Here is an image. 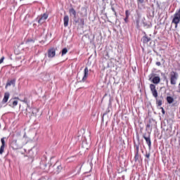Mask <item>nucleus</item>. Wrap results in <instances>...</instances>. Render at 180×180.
Returning a JSON list of instances; mask_svg holds the SVG:
<instances>
[{
    "instance_id": "f257e3e1",
    "label": "nucleus",
    "mask_w": 180,
    "mask_h": 180,
    "mask_svg": "<svg viewBox=\"0 0 180 180\" xmlns=\"http://www.w3.org/2000/svg\"><path fill=\"white\" fill-rule=\"evenodd\" d=\"M180 22V8L176 11V13L174 15V18L172 20V23H174L175 28L176 29L178 27V23Z\"/></svg>"
},
{
    "instance_id": "f03ea898",
    "label": "nucleus",
    "mask_w": 180,
    "mask_h": 180,
    "mask_svg": "<svg viewBox=\"0 0 180 180\" xmlns=\"http://www.w3.org/2000/svg\"><path fill=\"white\" fill-rule=\"evenodd\" d=\"M176 79H178V74L176 72H172L170 75V83L172 85L176 84Z\"/></svg>"
},
{
    "instance_id": "7ed1b4c3",
    "label": "nucleus",
    "mask_w": 180,
    "mask_h": 180,
    "mask_svg": "<svg viewBox=\"0 0 180 180\" xmlns=\"http://www.w3.org/2000/svg\"><path fill=\"white\" fill-rule=\"evenodd\" d=\"M149 88L152 92L153 97L155 98H158V91H157L155 86L153 84H150Z\"/></svg>"
},
{
    "instance_id": "20e7f679",
    "label": "nucleus",
    "mask_w": 180,
    "mask_h": 180,
    "mask_svg": "<svg viewBox=\"0 0 180 180\" xmlns=\"http://www.w3.org/2000/svg\"><path fill=\"white\" fill-rule=\"evenodd\" d=\"M89 73V70H88V68H85L84 70V76L82 78L81 80L79 81V82H85L88 78V75Z\"/></svg>"
},
{
    "instance_id": "39448f33",
    "label": "nucleus",
    "mask_w": 180,
    "mask_h": 180,
    "mask_svg": "<svg viewBox=\"0 0 180 180\" xmlns=\"http://www.w3.org/2000/svg\"><path fill=\"white\" fill-rule=\"evenodd\" d=\"M48 57L49 58L56 57V49L54 48H51L48 50Z\"/></svg>"
},
{
    "instance_id": "423d86ee",
    "label": "nucleus",
    "mask_w": 180,
    "mask_h": 180,
    "mask_svg": "<svg viewBox=\"0 0 180 180\" xmlns=\"http://www.w3.org/2000/svg\"><path fill=\"white\" fill-rule=\"evenodd\" d=\"M143 137L144 140H146V143L148 144V146L149 148V150L151 149V138L150 137V135L148 136H146V134L143 135Z\"/></svg>"
},
{
    "instance_id": "0eeeda50",
    "label": "nucleus",
    "mask_w": 180,
    "mask_h": 180,
    "mask_svg": "<svg viewBox=\"0 0 180 180\" xmlns=\"http://www.w3.org/2000/svg\"><path fill=\"white\" fill-rule=\"evenodd\" d=\"M11 147L13 150H18L19 148V145L18 144V140L13 139L11 143Z\"/></svg>"
},
{
    "instance_id": "6e6552de",
    "label": "nucleus",
    "mask_w": 180,
    "mask_h": 180,
    "mask_svg": "<svg viewBox=\"0 0 180 180\" xmlns=\"http://www.w3.org/2000/svg\"><path fill=\"white\" fill-rule=\"evenodd\" d=\"M47 18H49V15L46 13H44L43 15L39 19L38 23L41 25L44 22V20H47Z\"/></svg>"
},
{
    "instance_id": "1a4fd4ad",
    "label": "nucleus",
    "mask_w": 180,
    "mask_h": 180,
    "mask_svg": "<svg viewBox=\"0 0 180 180\" xmlns=\"http://www.w3.org/2000/svg\"><path fill=\"white\" fill-rule=\"evenodd\" d=\"M15 84H16V79H11L8 82H7L6 85V88H8V86H15Z\"/></svg>"
},
{
    "instance_id": "9d476101",
    "label": "nucleus",
    "mask_w": 180,
    "mask_h": 180,
    "mask_svg": "<svg viewBox=\"0 0 180 180\" xmlns=\"http://www.w3.org/2000/svg\"><path fill=\"white\" fill-rule=\"evenodd\" d=\"M160 82H161V79L158 76L153 77L152 79L153 84H155L156 85L158 84V83Z\"/></svg>"
},
{
    "instance_id": "9b49d317",
    "label": "nucleus",
    "mask_w": 180,
    "mask_h": 180,
    "mask_svg": "<svg viewBox=\"0 0 180 180\" xmlns=\"http://www.w3.org/2000/svg\"><path fill=\"white\" fill-rule=\"evenodd\" d=\"M142 41L144 44H147V43H148V41H151V38L147 37V35H145L143 37Z\"/></svg>"
},
{
    "instance_id": "f8f14e48",
    "label": "nucleus",
    "mask_w": 180,
    "mask_h": 180,
    "mask_svg": "<svg viewBox=\"0 0 180 180\" xmlns=\"http://www.w3.org/2000/svg\"><path fill=\"white\" fill-rule=\"evenodd\" d=\"M10 95L11 94H9V93L8 92L4 94V97L3 98V103H6V102H8Z\"/></svg>"
},
{
    "instance_id": "ddd939ff",
    "label": "nucleus",
    "mask_w": 180,
    "mask_h": 180,
    "mask_svg": "<svg viewBox=\"0 0 180 180\" xmlns=\"http://www.w3.org/2000/svg\"><path fill=\"white\" fill-rule=\"evenodd\" d=\"M64 20V26L65 27H67V26H68V22H70V18L68 17V15H65L63 18Z\"/></svg>"
},
{
    "instance_id": "4468645a",
    "label": "nucleus",
    "mask_w": 180,
    "mask_h": 180,
    "mask_svg": "<svg viewBox=\"0 0 180 180\" xmlns=\"http://www.w3.org/2000/svg\"><path fill=\"white\" fill-rule=\"evenodd\" d=\"M75 23H79V25H82V26H84V25H85V20H84V18H78L77 20H75Z\"/></svg>"
},
{
    "instance_id": "2eb2a0df",
    "label": "nucleus",
    "mask_w": 180,
    "mask_h": 180,
    "mask_svg": "<svg viewBox=\"0 0 180 180\" xmlns=\"http://www.w3.org/2000/svg\"><path fill=\"white\" fill-rule=\"evenodd\" d=\"M69 13H70V15H72L74 18H77V11H75V9L70 8L69 10Z\"/></svg>"
},
{
    "instance_id": "dca6fc26",
    "label": "nucleus",
    "mask_w": 180,
    "mask_h": 180,
    "mask_svg": "<svg viewBox=\"0 0 180 180\" xmlns=\"http://www.w3.org/2000/svg\"><path fill=\"white\" fill-rule=\"evenodd\" d=\"M167 103H172L174 102V98L171 96H167Z\"/></svg>"
},
{
    "instance_id": "f3484780",
    "label": "nucleus",
    "mask_w": 180,
    "mask_h": 180,
    "mask_svg": "<svg viewBox=\"0 0 180 180\" xmlns=\"http://www.w3.org/2000/svg\"><path fill=\"white\" fill-rule=\"evenodd\" d=\"M26 115H29L30 113H33V109H32L30 107H28L26 108Z\"/></svg>"
},
{
    "instance_id": "a211bd4d",
    "label": "nucleus",
    "mask_w": 180,
    "mask_h": 180,
    "mask_svg": "<svg viewBox=\"0 0 180 180\" xmlns=\"http://www.w3.org/2000/svg\"><path fill=\"white\" fill-rule=\"evenodd\" d=\"M156 103H157L158 106H161V105H162V101L158 100V98H156Z\"/></svg>"
},
{
    "instance_id": "6ab92c4d",
    "label": "nucleus",
    "mask_w": 180,
    "mask_h": 180,
    "mask_svg": "<svg viewBox=\"0 0 180 180\" xmlns=\"http://www.w3.org/2000/svg\"><path fill=\"white\" fill-rule=\"evenodd\" d=\"M68 53V49H67V48H64L63 50H62V56H65V53Z\"/></svg>"
},
{
    "instance_id": "aec40b11",
    "label": "nucleus",
    "mask_w": 180,
    "mask_h": 180,
    "mask_svg": "<svg viewBox=\"0 0 180 180\" xmlns=\"http://www.w3.org/2000/svg\"><path fill=\"white\" fill-rule=\"evenodd\" d=\"M5 150V146H1L0 148V154L2 155L4 154V150Z\"/></svg>"
},
{
    "instance_id": "412c9836",
    "label": "nucleus",
    "mask_w": 180,
    "mask_h": 180,
    "mask_svg": "<svg viewBox=\"0 0 180 180\" xmlns=\"http://www.w3.org/2000/svg\"><path fill=\"white\" fill-rule=\"evenodd\" d=\"M143 25L144 27H146L147 29H148V27H151L150 25V24H148L147 22H143Z\"/></svg>"
},
{
    "instance_id": "4be33fe9",
    "label": "nucleus",
    "mask_w": 180,
    "mask_h": 180,
    "mask_svg": "<svg viewBox=\"0 0 180 180\" xmlns=\"http://www.w3.org/2000/svg\"><path fill=\"white\" fill-rule=\"evenodd\" d=\"M1 146L5 147V138H2L1 139Z\"/></svg>"
},
{
    "instance_id": "5701e85b",
    "label": "nucleus",
    "mask_w": 180,
    "mask_h": 180,
    "mask_svg": "<svg viewBox=\"0 0 180 180\" xmlns=\"http://www.w3.org/2000/svg\"><path fill=\"white\" fill-rule=\"evenodd\" d=\"M134 160H135V161H138L139 160V153H136L135 154Z\"/></svg>"
},
{
    "instance_id": "b1692460",
    "label": "nucleus",
    "mask_w": 180,
    "mask_h": 180,
    "mask_svg": "<svg viewBox=\"0 0 180 180\" xmlns=\"http://www.w3.org/2000/svg\"><path fill=\"white\" fill-rule=\"evenodd\" d=\"M150 155H151V154L150 153H146V158H150Z\"/></svg>"
},
{
    "instance_id": "393cba45",
    "label": "nucleus",
    "mask_w": 180,
    "mask_h": 180,
    "mask_svg": "<svg viewBox=\"0 0 180 180\" xmlns=\"http://www.w3.org/2000/svg\"><path fill=\"white\" fill-rule=\"evenodd\" d=\"M4 60H5V57H1V58L0 59V64H2V63H4Z\"/></svg>"
},
{
    "instance_id": "a878e982",
    "label": "nucleus",
    "mask_w": 180,
    "mask_h": 180,
    "mask_svg": "<svg viewBox=\"0 0 180 180\" xmlns=\"http://www.w3.org/2000/svg\"><path fill=\"white\" fill-rule=\"evenodd\" d=\"M128 20H129V15H127V17L124 18V22H125L126 23H127Z\"/></svg>"
},
{
    "instance_id": "bb28decb",
    "label": "nucleus",
    "mask_w": 180,
    "mask_h": 180,
    "mask_svg": "<svg viewBox=\"0 0 180 180\" xmlns=\"http://www.w3.org/2000/svg\"><path fill=\"white\" fill-rule=\"evenodd\" d=\"M13 106H16L18 105V101H14L13 102Z\"/></svg>"
},
{
    "instance_id": "cd10ccee",
    "label": "nucleus",
    "mask_w": 180,
    "mask_h": 180,
    "mask_svg": "<svg viewBox=\"0 0 180 180\" xmlns=\"http://www.w3.org/2000/svg\"><path fill=\"white\" fill-rule=\"evenodd\" d=\"M139 146H136V154H139Z\"/></svg>"
},
{
    "instance_id": "c85d7f7f",
    "label": "nucleus",
    "mask_w": 180,
    "mask_h": 180,
    "mask_svg": "<svg viewBox=\"0 0 180 180\" xmlns=\"http://www.w3.org/2000/svg\"><path fill=\"white\" fill-rule=\"evenodd\" d=\"M156 65H158V67H160L161 65V62H156Z\"/></svg>"
},
{
    "instance_id": "c756f323",
    "label": "nucleus",
    "mask_w": 180,
    "mask_h": 180,
    "mask_svg": "<svg viewBox=\"0 0 180 180\" xmlns=\"http://www.w3.org/2000/svg\"><path fill=\"white\" fill-rule=\"evenodd\" d=\"M125 15H126V17H127V16H128V18H129V11H126V12H125Z\"/></svg>"
},
{
    "instance_id": "7c9ffc66",
    "label": "nucleus",
    "mask_w": 180,
    "mask_h": 180,
    "mask_svg": "<svg viewBox=\"0 0 180 180\" xmlns=\"http://www.w3.org/2000/svg\"><path fill=\"white\" fill-rule=\"evenodd\" d=\"M139 4H143L144 2V0H137Z\"/></svg>"
},
{
    "instance_id": "2f4dec72",
    "label": "nucleus",
    "mask_w": 180,
    "mask_h": 180,
    "mask_svg": "<svg viewBox=\"0 0 180 180\" xmlns=\"http://www.w3.org/2000/svg\"><path fill=\"white\" fill-rule=\"evenodd\" d=\"M57 169H59V170H61V169H63V167L61 166H58Z\"/></svg>"
},
{
    "instance_id": "473e14b6",
    "label": "nucleus",
    "mask_w": 180,
    "mask_h": 180,
    "mask_svg": "<svg viewBox=\"0 0 180 180\" xmlns=\"http://www.w3.org/2000/svg\"><path fill=\"white\" fill-rule=\"evenodd\" d=\"M161 109H162V112L163 115L165 114V110H164V108H161Z\"/></svg>"
},
{
    "instance_id": "72a5a7b5",
    "label": "nucleus",
    "mask_w": 180,
    "mask_h": 180,
    "mask_svg": "<svg viewBox=\"0 0 180 180\" xmlns=\"http://www.w3.org/2000/svg\"><path fill=\"white\" fill-rule=\"evenodd\" d=\"M111 9H112V12H114V13L116 12V11L115 10V8L112 7Z\"/></svg>"
},
{
    "instance_id": "f704fd0d",
    "label": "nucleus",
    "mask_w": 180,
    "mask_h": 180,
    "mask_svg": "<svg viewBox=\"0 0 180 180\" xmlns=\"http://www.w3.org/2000/svg\"><path fill=\"white\" fill-rule=\"evenodd\" d=\"M115 16H117V14L116 13V11H115Z\"/></svg>"
},
{
    "instance_id": "c9c22d12",
    "label": "nucleus",
    "mask_w": 180,
    "mask_h": 180,
    "mask_svg": "<svg viewBox=\"0 0 180 180\" xmlns=\"http://www.w3.org/2000/svg\"><path fill=\"white\" fill-rule=\"evenodd\" d=\"M146 127H150V124H147V125H146Z\"/></svg>"
},
{
    "instance_id": "e433bc0d",
    "label": "nucleus",
    "mask_w": 180,
    "mask_h": 180,
    "mask_svg": "<svg viewBox=\"0 0 180 180\" xmlns=\"http://www.w3.org/2000/svg\"><path fill=\"white\" fill-rule=\"evenodd\" d=\"M77 79H79V78L77 77Z\"/></svg>"
}]
</instances>
